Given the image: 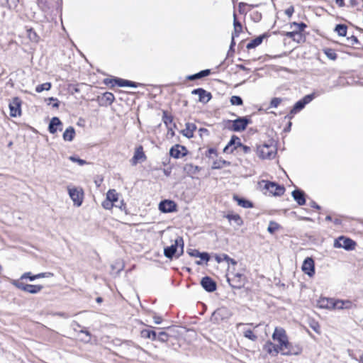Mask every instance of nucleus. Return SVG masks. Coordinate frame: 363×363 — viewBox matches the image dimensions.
Returning a JSON list of instances; mask_svg holds the SVG:
<instances>
[{"label": "nucleus", "mask_w": 363, "mask_h": 363, "mask_svg": "<svg viewBox=\"0 0 363 363\" xmlns=\"http://www.w3.org/2000/svg\"><path fill=\"white\" fill-rule=\"evenodd\" d=\"M272 339L277 342V347L283 355H298L301 352V347L292 345L289 342L285 330L281 328H276L272 335Z\"/></svg>", "instance_id": "nucleus-1"}, {"label": "nucleus", "mask_w": 363, "mask_h": 363, "mask_svg": "<svg viewBox=\"0 0 363 363\" xmlns=\"http://www.w3.org/2000/svg\"><path fill=\"white\" fill-rule=\"evenodd\" d=\"M277 152V149L273 143L263 144L257 147V154L262 159H272Z\"/></svg>", "instance_id": "nucleus-2"}, {"label": "nucleus", "mask_w": 363, "mask_h": 363, "mask_svg": "<svg viewBox=\"0 0 363 363\" xmlns=\"http://www.w3.org/2000/svg\"><path fill=\"white\" fill-rule=\"evenodd\" d=\"M180 246L181 254L183 253L184 241L182 238L178 237L175 240L174 243L169 247H167L164 250V255L166 257L172 259L174 255L176 253L177 247Z\"/></svg>", "instance_id": "nucleus-3"}, {"label": "nucleus", "mask_w": 363, "mask_h": 363, "mask_svg": "<svg viewBox=\"0 0 363 363\" xmlns=\"http://www.w3.org/2000/svg\"><path fill=\"white\" fill-rule=\"evenodd\" d=\"M228 281L231 287L234 289H241L246 283V278L242 273L232 274L231 277H228Z\"/></svg>", "instance_id": "nucleus-4"}, {"label": "nucleus", "mask_w": 363, "mask_h": 363, "mask_svg": "<svg viewBox=\"0 0 363 363\" xmlns=\"http://www.w3.org/2000/svg\"><path fill=\"white\" fill-rule=\"evenodd\" d=\"M333 246L335 248H343L347 250H351L354 248L355 242L350 238L340 236L335 240Z\"/></svg>", "instance_id": "nucleus-5"}, {"label": "nucleus", "mask_w": 363, "mask_h": 363, "mask_svg": "<svg viewBox=\"0 0 363 363\" xmlns=\"http://www.w3.org/2000/svg\"><path fill=\"white\" fill-rule=\"evenodd\" d=\"M232 315L230 310L226 307H220L216 310L211 316L213 322L219 323L220 321L228 319Z\"/></svg>", "instance_id": "nucleus-6"}, {"label": "nucleus", "mask_w": 363, "mask_h": 363, "mask_svg": "<svg viewBox=\"0 0 363 363\" xmlns=\"http://www.w3.org/2000/svg\"><path fill=\"white\" fill-rule=\"evenodd\" d=\"M264 189L269 191V194L273 196H281L285 191V188L275 182H264Z\"/></svg>", "instance_id": "nucleus-7"}, {"label": "nucleus", "mask_w": 363, "mask_h": 363, "mask_svg": "<svg viewBox=\"0 0 363 363\" xmlns=\"http://www.w3.org/2000/svg\"><path fill=\"white\" fill-rule=\"evenodd\" d=\"M69 195L77 206H80L83 201V191L80 188H68Z\"/></svg>", "instance_id": "nucleus-8"}, {"label": "nucleus", "mask_w": 363, "mask_h": 363, "mask_svg": "<svg viewBox=\"0 0 363 363\" xmlns=\"http://www.w3.org/2000/svg\"><path fill=\"white\" fill-rule=\"evenodd\" d=\"M233 125L231 129L233 131L240 132L244 130L247 125L250 123V120L246 117H240L232 121Z\"/></svg>", "instance_id": "nucleus-9"}, {"label": "nucleus", "mask_w": 363, "mask_h": 363, "mask_svg": "<svg viewBox=\"0 0 363 363\" xmlns=\"http://www.w3.org/2000/svg\"><path fill=\"white\" fill-rule=\"evenodd\" d=\"M21 100L18 97L12 99L9 103L10 116L11 117H16L21 115Z\"/></svg>", "instance_id": "nucleus-10"}, {"label": "nucleus", "mask_w": 363, "mask_h": 363, "mask_svg": "<svg viewBox=\"0 0 363 363\" xmlns=\"http://www.w3.org/2000/svg\"><path fill=\"white\" fill-rule=\"evenodd\" d=\"M191 94L194 95H198L199 102L203 104L208 103L212 98L211 94L202 88L194 89L191 91Z\"/></svg>", "instance_id": "nucleus-11"}, {"label": "nucleus", "mask_w": 363, "mask_h": 363, "mask_svg": "<svg viewBox=\"0 0 363 363\" xmlns=\"http://www.w3.org/2000/svg\"><path fill=\"white\" fill-rule=\"evenodd\" d=\"M303 272L308 275L309 277H313L315 274V267H314V261L311 257H307L303 261L302 265Z\"/></svg>", "instance_id": "nucleus-12"}, {"label": "nucleus", "mask_w": 363, "mask_h": 363, "mask_svg": "<svg viewBox=\"0 0 363 363\" xmlns=\"http://www.w3.org/2000/svg\"><path fill=\"white\" fill-rule=\"evenodd\" d=\"M240 145H241L240 139L238 137L233 135L228 145L225 147L223 151L224 152L232 153L234 149L238 148Z\"/></svg>", "instance_id": "nucleus-13"}, {"label": "nucleus", "mask_w": 363, "mask_h": 363, "mask_svg": "<svg viewBox=\"0 0 363 363\" xmlns=\"http://www.w3.org/2000/svg\"><path fill=\"white\" fill-rule=\"evenodd\" d=\"M201 284L208 292H213L216 289V282L208 277H203L201 281Z\"/></svg>", "instance_id": "nucleus-14"}, {"label": "nucleus", "mask_w": 363, "mask_h": 363, "mask_svg": "<svg viewBox=\"0 0 363 363\" xmlns=\"http://www.w3.org/2000/svg\"><path fill=\"white\" fill-rule=\"evenodd\" d=\"M159 209L164 213H170L176 210V204L172 201L164 200L160 203Z\"/></svg>", "instance_id": "nucleus-15"}, {"label": "nucleus", "mask_w": 363, "mask_h": 363, "mask_svg": "<svg viewBox=\"0 0 363 363\" xmlns=\"http://www.w3.org/2000/svg\"><path fill=\"white\" fill-rule=\"evenodd\" d=\"M352 307V301H350L349 300L343 301V300L334 298L333 310H334V309H338V310L350 309Z\"/></svg>", "instance_id": "nucleus-16"}, {"label": "nucleus", "mask_w": 363, "mask_h": 363, "mask_svg": "<svg viewBox=\"0 0 363 363\" xmlns=\"http://www.w3.org/2000/svg\"><path fill=\"white\" fill-rule=\"evenodd\" d=\"M186 148L184 146L175 145L170 149L169 154L171 157L178 159L186 155V153L184 152Z\"/></svg>", "instance_id": "nucleus-17"}, {"label": "nucleus", "mask_w": 363, "mask_h": 363, "mask_svg": "<svg viewBox=\"0 0 363 363\" xmlns=\"http://www.w3.org/2000/svg\"><path fill=\"white\" fill-rule=\"evenodd\" d=\"M62 123L60 121V120L57 117H53L49 124V131L52 134H55L57 132V128L60 129V130H62Z\"/></svg>", "instance_id": "nucleus-18"}, {"label": "nucleus", "mask_w": 363, "mask_h": 363, "mask_svg": "<svg viewBox=\"0 0 363 363\" xmlns=\"http://www.w3.org/2000/svg\"><path fill=\"white\" fill-rule=\"evenodd\" d=\"M292 196L298 205L302 206L305 204L306 199L303 191L298 189L293 191Z\"/></svg>", "instance_id": "nucleus-19"}, {"label": "nucleus", "mask_w": 363, "mask_h": 363, "mask_svg": "<svg viewBox=\"0 0 363 363\" xmlns=\"http://www.w3.org/2000/svg\"><path fill=\"white\" fill-rule=\"evenodd\" d=\"M334 298H321L318 302V306L321 308L333 310Z\"/></svg>", "instance_id": "nucleus-20"}, {"label": "nucleus", "mask_w": 363, "mask_h": 363, "mask_svg": "<svg viewBox=\"0 0 363 363\" xmlns=\"http://www.w3.org/2000/svg\"><path fill=\"white\" fill-rule=\"evenodd\" d=\"M264 350L269 354L272 356H276L278 353L280 352V350L276 344H274L271 342H267L264 346Z\"/></svg>", "instance_id": "nucleus-21"}, {"label": "nucleus", "mask_w": 363, "mask_h": 363, "mask_svg": "<svg viewBox=\"0 0 363 363\" xmlns=\"http://www.w3.org/2000/svg\"><path fill=\"white\" fill-rule=\"evenodd\" d=\"M106 199L112 203H119L121 207L123 206V201L118 199V194L115 189H110L106 194Z\"/></svg>", "instance_id": "nucleus-22"}, {"label": "nucleus", "mask_w": 363, "mask_h": 363, "mask_svg": "<svg viewBox=\"0 0 363 363\" xmlns=\"http://www.w3.org/2000/svg\"><path fill=\"white\" fill-rule=\"evenodd\" d=\"M145 159V155L143 151V148L142 147H140L135 150L131 162L133 165H135L139 161L144 160Z\"/></svg>", "instance_id": "nucleus-23"}, {"label": "nucleus", "mask_w": 363, "mask_h": 363, "mask_svg": "<svg viewBox=\"0 0 363 363\" xmlns=\"http://www.w3.org/2000/svg\"><path fill=\"white\" fill-rule=\"evenodd\" d=\"M196 125L194 123H187L186 124V128L182 130V133L183 135L186 136L188 138H191L194 136V131L196 130Z\"/></svg>", "instance_id": "nucleus-24"}, {"label": "nucleus", "mask_w": 363, "mask_h": 363, "mask_svg": "<svg viewBox=\"0 0 363 363\" xmlns=\"http://www.w3.org/2000/svg\"><path fill=\"white\" fill-rule=\"evenodd\" d=\"M75 135L74 128L72 126L67 128L63 133V139L65 141H72Z\"/></svg>", "instance_id": "nucleus-25"}, {"label": "nucleus", "mask_w": 363, "mask_h": 363, "mask_svg": "<svg viewBox=\"0 0 363 363\" xmlns=\"http://www.w3.org/2000/svg\"><path fill=\"white\" fill-rule=\"evenodd\" d=\"M114 82H115V84H117L120 87H124V86L137 87L136 83L131 82V81L126 80V79H115Z\"/></svg>", "instance_id": "nucleus-26"}, {"label": "nucleus", "mask_w": 363, "mask_h": 363, "mask_svg": "<svg viewBox=\"0 0 363 363\" xmlns=\"http://www.w3.org/2000/svg\"><path fill=\"white\" fill-rule=\"evenodd\" d=\"M233 26H234V31L232 33L233 38L238 37L239 34L242 31V25L240 22L237 21L236 14H233Z\"/></svg>", "instance_id": "nucleus-27"}, {"label": "nucleus", "mask_w": 363, "mask_h": 363, "mask_svg": "<svg viewBox=\"0 0 363 363\" xmlns=\"http://www.w3.org/2000/svg\"><path fill=\"white\" fill-rule=\"evenodd\" d=\"M264 38V35H261V36L257 37L256 38H255L252 40H251L247 45L246 48L248 50H250V49L256 48L257 46L259 45L262 43V40H263Z\"/></svg>", "instance_id": "nucleus-28"}, {"label": "nucleus", "mask_w": 363, "mask_h": 363, "mask_svg": "<svg viewBox=\"0 0 363 363\" xmlns=\"http://www.w3.org/2000/svg\"><path fill=\"white\" fill-rule=\"evenodd\" d=\"M210 72H211L210 69H204V70H202L195 74L189 76L187 77V79L189 80H195L197 79H201L202 77L209 75Z\"/></svg>", "instance_id": "nucleus-29"}, {"label": "nucleus", "mask_w": 363, "mask_h": 363, "mask_svg": "<svg viewBox=\"0 0 363 363\" xmlns=\"http://www.w3.org/2000/svg\"><path fill=\"white\" fill-rule=\"evenodd\" d=\"M141 337L155 340L157 339V333L153 330H143L141 331Z\"/></svg>", "instance_id": "nucleus-30"}, {"label": "nucleus", "mask_w": 363, "mask_h": 363, "mask_svg": "<svg viewBox=\"0 0 363 363\" xmlns=\"http://www.w3.org/2000/svg\"><path fill=\"white\" fill-rule=\"evenodd\" d=\"M43 286L42 285L28 284L26 292L35 294L39 293L43 289Z\"/></svg>", "instance_id": "nucleus-31"}, {"label": "nucleus", "mask_w": 363, "mask_h": 363, "mask_svg": "<svg viewBox=\"0 0 363 363\" xmlns=\"http://www.w3.org/2000/svg\"><path fill=\"white\" fill-rule=\"evenodd\" d=\"M226 218L229 221H234L238 226L242 225V220L238 214H228Z\"/></svg>", "instance_id": "nucleus-32"}, {"label": "nucleus", "mask_w": 363, "mask_h": 363, "mask_svg": "<svg viewBox=\"0 0 363 363\" xmlns=\"http://www.w3.org/2000/svg\"><path fill=\"white\" fill-rule=\"evenodd\" d=\"M102 206L107 210L111 209L113 206L121 209V206L119 203H112L108 199H106L102 202Z\"/></svg>", "instance_id": "nucleus-33"}, {"label": "nucleus", "mask_w": 363, "mask_h": 363, "mask_svg": "<svg viewBox=\"0 0 363 363\" xmlns=\"http://www.w3.org/2000/svg\"><path fill=\"white\" fill-rule=\"evenodd\" d=\"M305 106L306 104L301 100H299L294 104L293 108L291 110L290 113L291 115L296 113L297 112L302 110Z\"/></svg>", "instance_id": "nucleus-34"}, {"label": "nucleus", "mask_w": 363, "mask_h": 363, "mask_svg": "<svg viewBox=\"0 0 363 363\" xmlns=\"http://www.w3.org/2000/svg\"><path fill=\"white\" fill-rule=\"evenodd\" d=\"M347 30V26L343 24H338L335 28V31L337 32L340 36H346Z\"/></svg>", "instance_id": "nucleus-35"}, {"label": "nucleus", "mask_w": 363, "mask_h": 363, "mask_svg": "<svg viewBox=\"0 0 363 363\" xmlns=\"http://www.w3.org/2000/svg\"><path fill=\"white\" fill-rule=\"evenodd\" d=\"M235 199L238 201V204L243 208H247L252 207V203L250 201L238 197H235Z\"/></svg>", "instance_id": "nucleus-36"}, {"label": "nucleus", "mask_w": 363, "mask_h": 363, "mask_svg": "<svg viewBox=\"0 0 363 363\" xmlns=\"http://www.w3.org/2000/svg\"><path fill=\"white\" fill-rule=\"evenodd\" d=\"M50 88H51V84L50 82H45L44 84L38 85L35 87V91L38 93H40L43 91H48L50 89Z\"/></svg>", "instance_id": "nucleus-37"}, {"label": "nucleus", "mask_w": 363, "mask_h": 363, "mask_svg": "<svg viewBox=\"0 0 363 363\" xmlns=\"http://www.w3.org/2000/svg\"><path fill=\"white\" fill-rule=\"evenodd\" d=\"M325 55L327 56V57L332 60H335L337 57V55L334 50L328 48L324 50Z\"/></svg>", "instance_id": "nucleus-38"}, {"label": "nucleus", "mask_w": 363, "mask_h": 363, "mask_svg": "<svg viewBox=\"0 0 363 363\" xmlns=\"http://www.w3.org/2000/svg\"><path fill=\"white\" fill-rule=\"evenodd\" d=\"M286 36L289 38H292L294 40H297L298 42L301 38V33H299L298 31H294V30L291 31V32H287L286 33Z\"/></svg>", "instance_id": "nucleus-39"}, {"label": "nucleus", "mask_w": 363, "mask_h": 363, "mask_svg": "<svg viewBox=\"0 0 363 363\" xmlns=\"http://www.w3.org/2000/svg\"><path fill=\"white\" fill-rule=\"evenodd\" d=\"M103 99L105 100L106 104H108V105H111L113 102L115 97L112 93L106 92L103 95Z\"/></svg>", "instance_id": "nucleus-40"}, {"label": "nucleus", "mask_w": 363, "mask_h": 363, "mask_svg": "<svg viewBox=\"0 0 363 363\" xmlns=\"http://www.w3.org/2000/svg\"><path fill=\"white\" fill-rule=\"evenodd\" d=\"M279 228V225L277 223H276L274 221H270L269 226L267 228V230L269 233L272 234L274 232H276Z\"/></svg>", "instance_id": "nucleus-41"}, {"label": "nucleus", "mask_w": 363, "mask_h": 363, "mask_svg": "<svg viewBox=\"0 0 363 363\" xmlns=\"http://www.w3.org/2000/svg\"><path fill=\"white\" fill-rule=\"evenodd\" d=\"M12 284L16 288L26 292L28 284H23V282L20 281L19 280H13L12 281Z\"/></svg>", "instance_id": "nucleus-42"}, {"label": "nucleus", "mask_w": 363, "mask_h": 363, "mask_svg": "<svg viewBox=\"0 0 363 363\" xmlns=\"http://www.w3.org/2000/svg\"><path fill=\"white\" fill-rule=\"evenodd\" d=\"M294 27V31H298L299 33H301V31L304 30L305 28H306V25L304 23H293L291 25V27Z\"/></svg>", "instance_id": "nucleus-43"}, {"label": "nucleus", "mask_w": 363, "mask_h": 363, "mask_svg": "<svg viewBox=\"0 0 363 363\" xmlns=\"http://www.w3.org/2000/svg\"><path fill=\"white\" fill-rule=\"evenodd\" d=\"M28 37L33 42L38 41V36L33 29L28 30Z\"/></svg>", "instance_id": "nucleus-44"}, {"label": "nucleus", "mask_w": 363, "mask_h": 363, "mask_svg": "<svg viewBox=\"0 0 363 363\" xmlns=\"http://www.w3.org/2000/svg\"><path fill=\"white\" fill-rule=\"evenodd\" d=\"M230 103L232 105L240 106L242 104V99L238 96H233L230 98Z\"/></svg>", "instance_id": "nucleus-45"}, {"label": "nucleus", "mask_w": 363, "mask_h": 363, "mask_svg": "<svg viewBox=\"0 0 363 363\" xmlns=\"http://www.w3.org/2000/svg\"><path fill=\"white\" fill-rule=\"evenodd\" d=\"M169 335L165 332H160L158 335H157V339L162 342H165L168 340Z\"/></svg>", "instance_id": "nucleus-46"}, {"label": "nucleus", "mask_w": 363, "mask_h": 363, "mask_svg": "<svg viewBox=\"0 0 363 363\" xmlns=\"http://www.w3.org/2000/svg\"><path fill=\"white\" fill-rule=\"evenodd\" d=\"M244 336L252 341H255L257 340V336L252 333L251 330H247L244 332Z\"/></svg>", "instance_id": "nucleus-47"}, {"label": "nucleus", "mask_w": 363, "mask_h": 363, "mask_svg": "<svg viewBox=\"0 0 363 363\" xmlns=\"http://www.w3.org/2000/svg\"><path fill=\"white\" fill-rule=\"evenodd\" d=\"M163 122L168 125V124L172 122V117L170 115H168L167 112H164L162 117Z\"/></svg>", "instance_id": "nucleus-48"}, {"label": "nucleus", "mask_w": 363, "mask_h": 363, "mask_svg": "<svg viewBox=\"0 0 363 363\" xmlns=\"http://www.w3.org/2000/svg\"><path fill=\"white\" fill-rule=\"evenodd\" d=\"M248 5V4L247 3H244V2H240L238 4V11L240 12V13L241 14H245L247 13V11L245 10V7Z\"/></svg>", "instance_id": "nucleus-49"}, {"label": "nucleus", "mask_w": 363, "mask_h": 363, "mask_svg": "<svg viewBox=\"0 0 363 363\" xmlns=\"http://www.w3.org/2000/svg\"><path fill=\"white\" fill-rule=\"evenodd\" d=\"M69 160L73 162H77L81 166L86 164V162L85 160L79 159V158H77L74 156H70L69 157Z\"/></svg>", "instance_id": "nucleus-50"}, {"label": "nucleus", "mask_w": 363, "mask_h": 363, "mask_svg": "<svg viewBox=\"0 0 363 363\" xmlns=\"http://www.w3.org/2000/svg\"><path fill=\"white\" fill-rule=\"evenodd\" d=\"M313 99H314V94H308V95L305 96L301 99V101L306 105L307 104L310 103Z\"/></svg>", "instance_id": "nucleus-51"}, {"label": "nucleus", "mask_w": 363, "mask_h": 363, "mask_svg": "<svg viewBox=\"0 0 363 363\" xmlns=\"http://www.w3.org/2000/svg\"><path fill=\"white\" fill-rule=\"evenodd\" d=\"M281 99L280 98H273L270 102V106L277 108L281 103Z\"/></svg>", "instance_id": "nucleus-52"}, {"label": "nucleus", "mask_w": 363, "mask_h": 363, "mask_svg": "<svg viewBox=\"0 0 363 363\" xmlns=\"http://www.w3.org/2000/svg\"><path fill=\"white\" fill-rule=\"evenodd\" d=\"M51 275H52V274H51L50 272H43V273H40V274L33 275V279H40V278H45V277H48Z\"/></svg>", "instance_id": "nucleus-53"}, {"label": "nucleus", "mask_w": 363, "mask_h": 363, "mask_svg": "<svg viewBox=\"0 0 363 363\" xmlns=\"http://www.w3.org/2000/svg\"><path fill=\"white\" fill-rule=\"evenodd\" d=\"M223 259L224 261H226L228 264H231L233 265H235L237 264V262L229 257L228 255H225V254H223Z\"/></svg>", "instance_id": "nucleus-54"}, {"label": "nucleus", "mask_w": 363, "mask_h": 363, "mask_svg": "<svg viewBox=\"0 0 363 363\" xmlns=\"http://www.w3.org/2000/svg\"><path fill=\"white\" fill-rule=\"evenodd\" d=\"M226 164V162L225 160H219L218 162H214L213 164V169H219L221 168L223 166L222 164Z\"/></svg>", "instance_id": "nucleus-55"}, {"label": "nucleus", "mask_w": 363, "mask_h": 363, "mask_svg": "<svg viewBox=\"0 0 363 363\" xmlns=\"http://www.w3.org/2000/svg\"><path fill=\"white\" fill-rule=\"evenodd\" d=\"M33 278V275H32L30 272H26L23 274L21 277V279H29L30 281H34L35 279Z\"/></svg>", "instance_id": "nucleus-56"}, {"label": "nucleus", "mask_w": 363, "mask_h": 363, "mask_svg": "<svg viewBox=\"0 0 363 363\" xmlns=\"http://www.w3.org/2000/svg\"><path fill=\"white\" fill-rule=\"evenodd\" d=\"M198 257H200L201 260H203L206 262H208L210 259L209 255L206 252H202V253L200 252V255H199Z\"/></svg>", "instance_id": "nucleus-57"}, {"label": "nucleus", "mask_w": 363, "mask_h": 363, "mask_svg": "<svg viewBox=\"0 0 363 363\" xmlns=\"http://www.w3.org/2000/svg\"><path fill=\"white\" fill-rule=\"evenodd\" d=\"M239 147H240L242 149V151L245 154L249 153L251 151L250 147L242 145V143L241 145L239 146Z\"/></svg>", "instance_id": "nucleus-58"}, {"label": "nucleus", "mask_w": 363, "mask_h": 363, "mask_svg": "<svg viewBox=\"0 0 363 363\" xmlns=\"http://www.w3.org/2000/svg\"><path fill=\"white\" fill-rule=\"evenodd\" d=\"M189 255L191 257H198L200 252L197 250H191L189 251Z\"/></svg>", "instance_id": "nucleus-59"}, {"label": "nucleus", "mask_w": 363, "mask_h": 363, "mask_svg": "<svg viewBox=\"0 0 363 363\" xmlns=\"http://www.w3.org/2000/svg\"><path fill=\"white\" fill-rule=\"evenodd\" d=\"M335 4L339 7H343L345 6V1L344 0H335Z\"/></svg>", "instance_id": "nucleus-60"}, {"label": "nucleus", "mask_w": 363, "mask_h": 363, "mask_svg": "<svg viewBox=\"0 0 363 363\" xmlns=\"http://www.w3.org/2000/svg\"><path fill=\"white\" fill-rule=\"evenodd\" d=\"M154 322L156 324H160L162 322V318L160 316H154Z\"/></svg>", "instance_id": "nucleus-61"}, {"label": "nucleus", "mask_w": 363, "mask_h": 363, "mask_svg": "<svg viewBox=\"0 0 363 363\" xmlns=\"http://www.w3.org/2000/svg\"><path fill=\"white\" fill-rule=\"evenodd\" d=\"M293 12H294V9L292 7H291V8L286 9L285 13L289 16H291L292 15Z\"/></svg>", "instance_id": "nucleus-62"}, {"label": "nucleus", "mask_w": 363, "mask_h": 363, "mask_svg": "<svg viewBox=\"0 0 363 363\" xmlns=\"http://www.w3.org/2000/svg\"><path fill=\"white\" fill-rule=\"evenodd\" d=\"M215 259H216V260L218 263L221 262L222 261H223V260H224V259H223V254L221 256L216 255V256L215 257Z\"/></svg>", "instance_id": "nucleus-63"}, {"label": "nucleus", "mask_w": 363, "mask_h": 363, "mask_svg": "<svg viewBox=\"0 0 363 363\" xmlns=\"http://www.w3.org/2000/svg\"><path fill=\"white\" fill-rule=\"evenodd\" d=\"M216 150H215V149H213V148H210V149H208V155H207V156H208V157H211V155L212 154H216Z\"/></svg>", "instance_id": "nucleus-64"}]
</instances>
